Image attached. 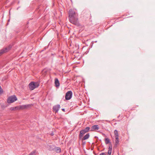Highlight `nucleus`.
<instances>
[{
    "instance_id": "nucleus-8",
    "label": "nucleus",
    "mask_w": 155,
    "mask_h": 155,
    "mask_svg": "<svg viewBox=\"0 0 155 155\" xmlns=\"http://www.w3.org/2000/svg\"><path fill=\"white\" fill-rule=\"evenodd\" d=\"M99 129L98 126L97 125H94L92 126L90 131H94V130H97Z\"/></svg>"
},
{
    "instance_id": "nucleus-23",
    "label": "nucleus",
    "mask_w": 155,
    "mask_h": 155,
    "mask_svg": "<svg viewBox=\"0 0 155 155\" xmlns=\"http://www.w3.org/2000/svg\"><path fill=\"white\" fill-rule=\"evenodd\" d=\"M62 110L64 112H65V109L64 108H62Z\"/></svg>"
},
{
    "instance_id": "nucleus-7",
    "label": "nucleus",
    "mask_w": 155,
    "mask_h": 155,
    "mask_svg": "<svg viewBox=\"0 0 155 155\" xmlns=\"http://www.w3.org/2000/svg\"><path fill=\"white\" fill-rule=\"evenodd\" d=\"M11 48V47L9 46L8 48H5L0 51V56L5 53L7 52Z\"/></svg>"
},
{
    "instance_id": "nucleus-3",
    "label": "nucleus",
    "mask_w": 155,
    "mask_h": 155,
    "mask_svg": "<svg viewBox=\"0 0 155 155\" xmlns=\"http://www.w3.org/2000/svg\"><path fill=\"white\" fill-rule=\"evenodd\" d=\"M90 128L89 127H87L84 129L81 130L80 131V134L79 135V137L80 139H81L83 137L84 134L85 133L88 132L89 131H90Z\"/></svg>"
},
{
    "instance_id": "nucleus-5",
    "label": "nucleus",
    "mask_w": 155,
    "mask_h": 155,
    "mask_svg": "<svg viewBox=\"0 0 155 155\" xmlns=\"http://www.w3.org/2000/svg\"><path fill=\"white\" fill-rule=\"evenodd\" d=\"M69 18L78 16V14L73 10L71 9L69 11Z\"/></svg>"
},
{
    "instance_id": "nucleus-21",
    "label": "nucleus",
    "mask_w": 155,
    "mask_h": 155,
    "mask_svg": "<svg viewBox=\"0 0 155 155\" xmlns=\"http://www.w3.org/2000/svg\"><path fill=\"white\" fill-rule=\"evenodd\" d=\"M107 152L101 153L99 155H107Z\"/></svg>"
},
{
    "instance_id": "nucleus-9",
    "label": "nucleus",
    "mask_w": 155,
    "mask_h": 155,
    "mask_svg": "<svg viewBox=\"0 0 155 155\" xmlns=\"http://www.w3.org/2000/svg\"><path fill=\"white\" fill-rule=\"evenodd\" d=\"M60 108V106L59 105H57L53 107V109L54 111L56 112H57Z\"/></svg>"
},
{
    "instance_id": "nucleus-1",
    "label": "nucleus",
    "mask_w": 155,
    "mask_h": 155,
    "mask_svg": "<svg viewBox=\"0 0 155 155\" xmlns=\"http://www.w3.org/2000/svg\"><path fill=\"white\" fill-rule=\"evenodd\" d=\"M69 20L70 22L74 25L78 26H80V24L78 21V16H75L74 17L70 18Z\"/></svg>"
},
{
    "instance_id": "nucleus-2",
    "label": "nucleus",
    "mask_w": 155,
    "mask_h": 155,
    "mask_svg": "<svg viewBox=\"0 0 155 155\" xmlns=\"http://www.w3.org/2000/svg\"><path fill=\"white\" fill-rule=\"evenodd\" d=\"M39 84L38 82L32 81L29 83L28 87L29 89L31 90H33L35 88L38 87Z\"/></svg>"
},
{
    "instance_id": "nucleus-11",
    "label": "nucleus",
    "mask_w": 155,
    "mask_h": 155,
    "mask_svg": "<svg viewBox=\"0 0 155 155\" xmlns=\"http://www.w3.org/2000/svg\"><path fill=\"white\" fill-rule=\"evenodd\" d=\"M54 81L55 86L57 87H59L60 85V83L58 79L57 78H55L54 79Z\"/></svg>"
},
{
    "instance_id": "nucleus-17",
    "label": "nucleus",
    "mask_w": 155,
    "mask_h": 155,
    "mask_svg": "<svg viewBox=\"0 0 155 155\" xmlns=\"http://www.w3.org/2000/svg\"><path fill=\"white\" fill-rule=\"evenodd\" d=\"M87 15V18L90 17V14L89 13V12H85L84 13V16H86V15Z\"/></svg>"
},
{
    "instance_id": "nucleus-12",
    "label": "nucleus",
    "mask_w": 155,
    "mask_h": 155,
    "mask_svg": "<svg viewBox=\"0 0 155 155\" xmlns=\"http://www.w3.org/2000/svg\"><path fill=\"white\" fill-rule=\"evenodd\" d=\"M112 150V147L111 145H109V147L108 148V150L107 152V155H110L111 153V151Z\"/></svg>"
},
{
    "instance_id": "nucleus-13",
    "label": "nucleus",
    "mask_w": 155,
    "mask_h": 155,
    "mask_svg": "<svg viewBox=\"0 0 155 155\" xmlns=\"http://www.w3.org/2000/svg\"><path fill=\"white\" fill-rule=\"evenodd\" d=\"M48 149L50 150H52L55 148V146L54 145H49L48 146Z\"/></svg>"
},
{
    "instance_id": "nucleus-14",
    "label": "nucleus",
    "mask_w": 155,
    "mask_h": 155,
    "mask_svg": "<svg viewBox=\"0 0 155 155\" xmlns=\"http://www.w3.org/2000/svg\"><path fill=\"white\" fill-rule=\"evenodd\" d=\"M90 135L89 133L85 135L83 138L82 139V141L88 139Z\"/></svg>"
},
{
    "instance_id": "nucleus-6",
    "label": "nucleus",
    "mask_w": 155,
    "mask_h": 155,
    "mask_svg": "<svg viewBox=\"0 0 155 155\" xmlns=\"http://www.w3.org/2000/svg\"><path fill=\"white\" fill-rule=\"evenodd\" d=\"M72 96V92L71 91H69L66 93L65 95V98L66 100L70 99Z\"/></svg>"
},
{
    "instance_id": "nucleus-20",
    "label": "nucleus",
    "mask_w": 155,
    "mask_h": 155,
    "mask_svg": "<svg viewBox=\"0 0 155 155\" xmlns=\"http://www.w3.org/2000/svg\"><path fill=\"white\" fill-rule=\"evenodd\" d=\"M35 151H33L31 152L28 155H35Z\"/></svg>"
},
{
    "instance_id": "nucleus-4",
    "label": "nucleus",
    "mask_w": 155,
    "mask_h": 155,
    "mask_svg": "<svg viewBox=\"0 0 155 155\" xmlns=\"http://www.w3.org/2000/svg\"><path fill=\"white\" fill-rule=\"evenodd\" d=\"M17 98L15 95H12L8 98L7 102L8 103H11L17 101Z\"/></svg>"
},
{
    "instance_id": "nucleus-24",
    "label": "nucleus",
    "mask_w": 155,
    "mask_h": 155,
    "mask_svg": "<svg viewBox=\"0 0 155 155\" xmlns=\"http://www.w3.org/2000/svg\"><path fill=\"white\" fill-rule=\"evenodd\" d=\"M52 135H53V134H51Z\"/></svg>"
},
{
    "instance_id": "nucleus-22",
    "label": "nucleus",
    "mask_w": 155,
    "mask_h": 155,
    "mask_svg": "<svg viewBox=\"0 0 155 155\" xmlns=\"http://www.w3.org/2000/svg\"><path fill=\"white\" fill-rule=\"evenodd\" d=\"M3 93V90H2L1 87L0 86V93Z\"/></svg>"
},
{
    "instance_id": "nucleus-10",
    "label": "nucleus",
    "mask_w": 155,
    "mask_h": 155,
    "mask_svg": "<svg viewBox=\"0 0 155 155\" xmlns=\"http://www.w3.org/2000/svg\"><path fill=\"white\" fill-rule=\"evenodd\" d=\"M115 143L114 145L115 147H117V145L119 144V137H115Z\"/></svg>"
},
{
    "instance_id": "nucleus-25",
    "label": "nucleus",
    "mask_w": 155,
    "mask_h": 155,
    "mask_svg": "<svg viewBox=\"0 0 155 155\" xmlns=\"http://www.w3.org/2000/svg\"><path fill=\"white\" fill-rule=\"evenodd\" d=\"M52 135H53V134H51Z\"/></svg>"
},
{
    "instance_id": "nucleus-16",
    "label": "nucleus",
    "mask_w": 155,
    "mask_h": 155,
    "mask_svg": "<svg viewBox=\"0 0 155 155\" xmlns=\"http://www.w3.org/2000/svg\"><path fill=\"white\" fill-rule=\"evenodd\" d=\"M19 109L18 107H15L10 108V110H15Z\"/></svg>"
},
{
    "instance_id": "nucleus-19",
    "label": "nucleus",
    "mask_w": 155,
    "mask_h": 155,
    "mask_svg": "<svg viewBox=\"0 0 155 155\" xmlns=\"http://www.w3.org/2000/svg\"><path fill=\"white\" fill-rule=\"evenodd\" d=\"M105 143L106 144H108L109 143H110V140L108 138H105Z\"/></svg>"
},
{
    "instance_id": "nucleus-15",
    "label": "nucleus",
    "mask_w": 155,
    "mask_h": 155,
    "mask_svg": "<svg viewBox=\"0 0 155 155\" xmlns=\"http://www.w3.org/2000/svg\"><path fill=\"white\" fill-rule=\"evenodd\" d=\"M114 133L115 135V138L119 137L118 133V131L117 130H115L114 131Z\"/></svg>"
},
{
    "instance_id": "nucleus-18",
    "label": "nucleus",
    "mask_w": 155,
    "mask_h": 155,
    "mask_svg": "<svg viewBox=\"0 0 155 155\" xmlns=\"http://www.w3.org/2000/svg\"><path fill=\"white\" fill-rule=\"evenodd\" d=\"M56 151L57 153H60L61 152V148L59 147L55 148Z\"/></svg>"
}]
</instances>
